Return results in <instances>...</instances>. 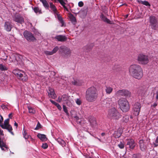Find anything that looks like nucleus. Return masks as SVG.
Returning a JSON list of instances; mask_svg holds the SVG:
<instances>
[{
    "mask_svg": "<svg viewBox=\"0 0 158 158\" xmlns=\"http://www.w3.org/2000/svg\"><path fill=\"white\" fill-rule=\"evenodd\" d=\"M129 71L131 75L134 78L141 79L143 76V70L141 67L138 64H132L129 67Z\"/></svg>",
    "mask_w": 158,
    "mask_h": 158,
    "instance_id": "1",
    "label": "nucleus"
},
{
    "mask_svg": "<svg viewBox=\"0 0 158 158\" xmlns=\"http://www.w3.org/2000/svg\"><path fill=\"white\" fill-rule=\"evenodd\" d=\"M97 89L94 87L89 88L86 92V99L89 102L94 101L97 98Z\"/></svg>",
    "mask_w": 158,
    "mask_h": 158,
    "instance_id": "2",
    "label": "nucleus"
},
{
    "mask_svg": "<svg viewBox=\"0 0 158 158\" xmlns=\"http://www.w3.org/2000/svg\"><path fill=\"white\" fill-rule=\"evenodd\" d=\"M108 118L111 119L117 120L121 118V115L116 109L114 108L110 109L107 115Z\"/></svg>",
    "mask_w": 158,
    "mask_h": 158,
    "instance_id": "3",
    "label": "nucleus"
},
{
    "mask_svg": "<svg viewBox=\"0 0 158 158\" xmlns=\"http://www.w3.org/2000/svg\"><path fill=\"white\" fill-rule=\"evenodd\" d=\"M13 73L18 78L22 81H26L28 79L27 75L23 71L16 69L13 70Z\"/></svg>",
    "mask_w": 158,
    "mask_h": 158,
    "instance_id": "4",
    "label": "nucleus"
},
{
    "mask_svg": "<svg viewBox=\"0 0 158 158\" xmlns=\"http://www.w3.org/2000/svg\"><path fill=\"white\" fill-rule=\"evenodd\" d=\"M118 103L121 110L123 112H126L129 110V103L126 99L124 98L120 99L118 101Z\"/></svg>",
    "mask_w": 158,
    "mask_h": 158,
    "instance_id": "5",
    "label": "nucleus"
},
{
    "mask_svg": "<svg viewBox=\"0 0 158 158\" xmlns=\"http://www.w3.org/2000/svg\"><path fill=\"white\" fill-rule=\"evenodd\" d=\"M137 60L139 64L142 65L147 64L149 62L148 56L143 53L139 54L138 55Z\"/></svg>",
    "mask_w": 158,
    "mask_h": 158,
    "instance_id": "6",
    "label": "nucleus"
},
{
    "mask_svg": "<svg viewBox=\"0 0 158 158\" xmlns=\"http://www.w3.org/2000/svg\"><path fill=\"white\" fill-rule=\"evenodd\" d=\"M57 101L59 102H64V103L69 106H71L73 102L72 98L70 96L66 94L63 95L60 97H59Z\"/></svg>",
    "mask_w": 158,
    "mask_h": 158,
    "instance_id": "7",
    "label": "nucleus"
},
{
    "mask_svg": "<svg viewBox=\"0 0 158 158\" xmlns=\"http://www.w3.org/2000/svg\"><path fill=\"white\" fill-rule=\"evenodd\" d=\"M141 106L139 103H136L134 105L133 108V114L135 116H137L139 115L140 110Z\"/></svg>",
    "mask_w": 158,
    "mask_h": 158,
    "instance_id": "8",
    "label": "nucleus"
},
{
    "mask_svg": "<svg viewBox=\"0 0 158 158\" xmlns=\"http://www.w3.org/2000/svg\"><path fill=\"white\" fill-rule=\"evenodd\" d=\"M117 93L119 95L124 96L127 97H130L131 95V92L126 89L119 90L117 92Z\"/></svg>",
    "mask_w": 158,
    "mask_h": 158,
    "instance_id": "9",
    "label": "nucleus"
},
{
    "mask_svg": "<svg viewBox=\"0 0 158 158\" xmlns=\"http://www.w3.org/2000/svg\"><path fill=\"white\" fill-rule=\"evenodd\" d=\"M9 119L5 120L4 122V124L1 125V127L3 129H7L10 132H11L12 128L11 126L9 124Z\"/></svg>",
    "mask_w": 158,
    "mask_h": 158,
    "instance_id": "10",
    "label": "nucleus"
},
{
    "mask_svg": "<svg viewBox=\"0 0 158 158\" xmlns=\"http://www.w3.org/2000/svg\"><path fill=\"white\" fill-rule=\"evenodd\" d=\"M24 35L25 38L29 41H33L35 39L31 33L27 31H24Z\"/></svg>",
    "mask_w": 158,
    "mask_h": 158,
    "instance_id": "11",
    "label": "nucleus"
},
{
    "mask_svg": "<svg viewBox=\"0 0 158 158\" xmlns=\"http://www.w3.org/2000/svg\"><path fill=\"white\" fill-rule=\"evenodd\" d=\"M3 134V133L2 131L0 130V147L2 150H6L7 149V146L6 144L5 143H4L3 141L2 140L1 138V137L2 139L4 138Z\"/></svg>",
    "mask_w": 158,
    "mask_h": 158,
    "instance_id": "12",
    "label": "nucleus"
},
{
    "mask_svg": "<svg viewBox=\"0 0 158 158\" xmlns=\"http://www.w3.org/2000/svg\"><path fill=\"white\" fill-rule=\"evenodd\" d=\"M71 83L74 85L80 86L83 85L84 82L82 80H79L78 78L73 77L71 80Z\"/></svg>",
    "mask_w": 158,
    "mask_h": 158,
    "instance_id": "13",
    "label": "nucleus"
},
{
    "mask_svg": "<svg viewBox=\"0 0 158 158\" xmlns=\"http://www.w3.org/2000/svg\"><path fill=\"white\" fill-rule=\"evenodd\" d=\"M150 22L152 28L156 29L158 26L157 24V20L154 16H151L150 17Z\"/></svg>",
    "mask_w": 158,
    "mask_h": 158,
    "instance_id": "14",
    "label": "nucleus"
},
{
    "mask_svg": "<svg viewBox=\"0 0 158 158\" xmlns=\"http://www.w3.org/2000/svg\"><path fill=\"white\" fill-rule=\"evenodd\" d=\"M60 48L65 54V56L67 57L70 56L71 53V51L70 48L66 47L63 46H61Z\"/></svg>",
    "mask_w": 158,
    "mask_h": 158,
    "instance_id": "15",
    "label": "nucleus"
},
{
    "mask_svg": "<svg viewBox=\"0 0 158 158\" xmlns=\"http://www.w3.org/2000/svg\"><path fill=\"white\" fill-rule=\"evenodd\" d=\"M126 140L127 141V145L129 146V148L131 149H134L136 145L134 140L132 139H127Z\"/></svg>",
    "mask_w": 158,
    "mask_h": 158,
    "instance_id": "16",
    "label": "nucleus"
},
{
    "mask_svg": "<svg viewBox=\"0 0 158 158\" xmlns=\"http://www.w3.org/2000/svg\"><path fill=\"white\" fill-rule=\"evenodd\" d=\"M140 149L142 151H144L147 148V144L143 140H140L139 143Z\"/></svg>",
    "mask_w": 158,
    "mask_h": 158,
    "instance_id": "17",
    "label": "nucleus"
},
{
    "mask_svg": "<svg viewBox=\"0 0 158 158\" xmlns=\"http://www.w3.org/2000/svg\"><path fill=\"white\" fill-rule=\"evenodd\" d=\"M49 96L53 99H55L56 97V95L55 94L54 90L53 89L49 88L48 91Z\"/></svg>",
    "mask_w": 158,
    "mask_h": 158,
    "instance_id": "18",
    "label": "nucleus"
},
{
    "mask_svg": "<svg viewBox=\"0 0 158 158\" xmlns=\"http://www.w3.org/2000/svg\"><path fill=\"white\" fill-rule=\"evenodd\" d=\"M14 21L15 22L19 23L21 24L23 23L24 22V20L23 18L19 16H16L14 19Z\"/></svg>",
    "mask_w": 158,
    "mask_h": 158,
    "instance_id": "19",
    "label": "nucleus"
},
{
    "mask_svg": "<svg viewBox=\"0 0 158 158\" xmlns=\"http://www.w3.org/2000/svg\"><path fill=\"white\" fill-rule=\"evenodd\" d=\"M55 38L58 41H64L66 40L67 38L65 36L59 35L55 37Z\"/></svg>",
    "mask_w": 158,
    "mask_h": 158,
    "instance_id": "20",
    "label": "nucleus"
},
{
    "mask_svg": "<svg viewBox=\"0 0 158 158\" xmlns=\"http://www.w3.org/2000/svg\"><path fill=\"white\" fill-rule=\"evenodd\" d=\"M56 18H57L58 20L60 21V23L62 24V26H63L64 22L63 21L62 18L60 15L59 14L58 12H57L56 13L54 14Z\"/></svg>",
    "mask_w": 158,
    "mask_h": 158,
    "instance_id": "21",
    "label": "nucleus"
},
{
    "mask_svg": "<svg viewBox=\"0 0 158 158\" xmlns=\"http://www.w3.org/2000/svg\"><path fill=\"white\" fill-rule=\"evenodd\" d=\"M5 28L7 31H10L11 29L10 23L9 22H6L5 23Z\"/></svg>",
    "mask_w": 158,
    "mask_h": 158,
    "instance_id": "22",
    "label": "nucleus"
},
{
    "mask_svg": "<svg viewBox=\"0 0 158 158\" xmlns=\"http://www.w3.org/2000/svg\"><path fill=\"white\" fill-rule=\"evenodd\" d=\"M100 17L101 19H102V20L104 21V22L109 24L111 23L110 21L105 16H104L103 15H100Z\"/></svg>",
    "mask_w": 158,
    "mask_h": 158,
    "instance_id": "23",
    "label": "nucleus"
},
{
    "mask_svg": "<svg viewBox=\"0 0 158 158\" xmlns=\"http://www.w3.org/2000/svg\"><path fill=\"white\" fill-rule=\"evenodd\" d=\"M40 140L42 142H46L48 140V139L45 135L40 134Z\"/></svg>",
    "mask_w": 158,
    "mask_h": 158,
    "instance_id": "24",
    "label": "nucleus"
},
{
    "mask_svg": "<svg viewBox=\"0 0 158 158\" xmlns=\"http://www.w3.org/2000/svg\"><path fill=\"white\" fill-rule=\"evenodd\" d=\"M69 18L70 20L71 21L72 23L73 24L76 23V20L75 17L72 14H70L69 15Z\"/></svg>",
    "mask_w": 158,
    "mask_h": 158,
    "instance_id": "25",
    "label": "nucleus"
},
{
    "mask_svg": "<svg viewBox=\"0 0 158 158\" xmlns=\"http://www.w3.org/2000/svg\"><path fill=\"white\" fill-rule=\"evenodd\" d=\"M112 88L110 86H106L105 89V91L106 93L108 94H110L112 92Z\"/></svg>",
    "mask_w": 158,
    "mask_h": 158,
    "instance_id": "26",
    "label": "nucleus"
},
{
    "mask_svg": "<svg viewBox=\"0 0 158 158\" xmlns=\"http://www.w3.org/2000/svg\"><path fill=\"white\" fill-rule=\"evenodd\" d=\"M137 1H138V2L139 4L141 3V4H143L144 5H145L146 6H150V4L149 3L148 1H142L141 0H138Z\"/></svg>",
    "mask_w": 158,
    "mask_h": 158,
    "instance_id": "27",
    "label": "nucleus"
},
{
    "mask_svg": "<svg viewBox=\"0 0 158 158\" xmlns=\"http://www.w3.org/2000/svg\"><path fill=\"white\" fill-rule=\"evenodd\" d=\"M40 1L42 2L45 8L48 9L49 7V4L46 0H40Z\"/></svg>",
    "mask_w": 158,
    "mask_h": 158,
    "instance_id": "28",
    "label": "nucleus"
},
{
    "mask_svg": "<svg viewBox=\"0 0 158 158\" xmlns=\"http://www.w3.org/2000/svg\"><path fill=\"white\" fill-rule=\"evenodd\" d=\"M27 108L30 113L34 114L35 113V110L34 108L29 106H28Z\"/></svg>",
    "mask_w": 158,
    "mask_h": 158,
    "instance_id": "29",
    "label": "nucleus"
},
{
    "mask_svg": "<svg viewBox=\"0 0 158 158\" xmlns=\"http://www.w3.org/2000/svg\"><path fill=\"white\" fill-rule=\"evenodd\" d=\"M50 7L51 9L53 11L54 14L56 13L57 12V10H56V8L55 6L52 4V3H50Z\"/></svg>",
    "mask_w": 158,
    "mask_h": 158,
    "instance_id": "30",
    "label": "nucleus"
},
{
    "mask_svg": "<svg viewBox=\"0 0 158 158\" xmlns=\"http://www.w3.org/2000/svg\"><path fill=\"white\" fill-rule=\"evenodd\" d=\"M89 122L90 123L91 126L93 127H94L96 125V122L95 119H93L91 120H89Z\"/></svg>",
    "mask_w": 158,
    "mask_h": 158,
    "instance_id": "31",
    "label": "nucleus"
},
{
    "mask_svg": "<svg viewBox=\"0 0 158 158\" xmlns=\"http://www.w3.org/2000/svg\"><path fill=\"white\" fill-rule=\"evenodd\" d=\"M8 68L6 66L2 65V64H0V70L1 71H5L7 70Z\"/></svg>",
    "mask_w": 158,
    "mask_h": 158,
    "instance_id": "32",
    "label": "nucleus"
},
{
    "mask_svg": "<svg viewBox=\"0 0 158 158\" xmlns=\"http://www.w3.org/2000/svg\"><path fill=\"white\" fill-rule=\"evenodd\" d=\"M58 142L63 147L65 145V143L64 141L61 139H58Z\"/></svg>",
    "mask_w": 158,
    "mask_h": 158,
    "instance_id": "33",
    "label": "nucleus"
},
{
    "mask_svg": "<svg viewBox=\"0 0 158 158\" xmlns=\"http://www.w3.org/2000/svg\"><path fill=\"white\" fill-rule=\"evenodd\" d=\"M121 133L118 131H116L114 133V137L115 138H118L121 135Z\"/></svg>",
    "mask_w": 158,
    "mask_h": 158,
    "instance_id": "34",
    "label": "nucleus"
},
{
    "mask_svg": "<svg viewBox=\"0 0 158 158\" xmlns=\"http://www.w3.org/2000/svg\"><path fill=\"white\" fill-rule=\"evenodd\" d=\"M41 147L43 148L44 149H46L48 148V145L47 143H43Z\"/></svg>",
    "mask_w": 158,
    "mask_h": 158,
    "instance_id": "35",
    "label": "nucleus"
},
{
    "mask_svg": "<svg viewBox=\"0 0 158 158\" xmlns=\"http://www.w3.org/2000/svg\"><path fill=\"white\" fill-rule=\"evenodd\" d=\"M118 147L121 149H123L124 148V144L123 143L121 142L118 145Z\"/></svg>",
    "mask_w": 158,
    "mask_h": 158,
    "instance_id": "36",
    "label": "nucleus"
},
{
    "mask_svg": "<svg viewBox=\"0 0 158 158\" xmlns=\"http://www.w3.org/2000/svg\"><path fill=\"white\" fill-rule=\"evenodd\" d=\"M75 102L76 104L78 105H80L81 103V100L78 98H77Z\"/></svg>",
    "mask_w": 158,
    "mask_h": 158,
    "instance_id": "37",
    "label": "nucleus"
},
{
    "mask_svg": "<svg viewBox=\"0 0 158 158\" xmlns=\"http://www.w3.org/2000/svg\"><path fill=\"white\" fill-rule=\"evenodd\" d=\"M23 135L24 137L26 139H28L29 138V135L27 134L25 131H24L23 132Z\"/></svg>",
    "mask_w": 158,
    "mask_h": 158,
    "instance_id": "38",
    "label": "nucleus"
},
{
    "mask_svg": "<svg viewBox=\"0 0 158 158\" xmlns=\"http://www.w3.org/2000/svg\"><path fill=\"white\" fill-rule=\"evenodd\" d=\"M63 109L64 111L66 114H68L69 113L68 111L67 108L64 105L63 106Z\"/></svg>",
    "mask_w": 158,
    "mask_h": 158,
    "instance_id": "39",
    "label": "nucleus"
},
{
    "mask_svg": "<svg viewBox=\"0 0 158 158\" xmlns=\"http://www.w3.org/2000/svg\"><path fill=\"white\" fill-rule=\"evenodd\" d=\"M45 53L46 55H51L53 54L52 51H46Z\"/></svg>",
    "mask_w": 158,
    "mask_h": 158,
    "instance_id": "40",
    "label": "nucleus"
},
{
    "mask_svg": "<svg viewBox=\"0 0 158 158\" xmlns=\"http://www.w3.org/2000/svg\"><path fill=\"white\" fill-rule=\"evenodd\" d=\"M58 47H56L54 48L53 50L52 51L53 54H54L56 53L58 50Z\"/></svg>",
    "mask_w": 158,
    "mask_h": 158,
    "instance_id": "41",
    "label": "nucleus"
},
{
    "mask_svg": "<svg viewBox=\"0 0 158 158\" xmlns=\"http://www.w3.org/2000/svg\"><path fill=\"white\" fill-rule=\"evenodd\" d=\"M57 108L60 110H61V106L58 104L57 103L55 105Z\"/></svg>",
    "mask_w": 158,
    "mask_h": 158,
    "instance_id": "42",
    "label": "nucleus"
},
{
    "mask_svg": "<svg viewBox=\"0 0 158 158\" xmlns=\"http://www.w3.org/2000/svg\"><path fill=\"white\" fill-rule=\"evenodd\" d=\"M84 3L82 1L79 2H78V6L80 7L82 6H83Z\"/></svg>",
    "mask_w": 158,
    "mask_h": 158,
    "instance_id": "43",
    "label": "nucleus"
},
{
    "mask_svg": "<svg viewBox=\"0 0 158 158\" xmlns=\"http://www.w3.org/2000/svg\"><path fill=\"white\" fill-rule=\"evenodd\" d=\"M34 11L37 13L39 11V9L38 7H35L34 9Z\"/></svg>",
    "mask_w": 158,
    "mask_h": 158,
    "instance_id": "44",
    "label": "nucleus"
},
{
    "mask_svg": "<svg viewBox=\"0 0 158 158\" xmlns=\"http://www.w3.org/2000/svg\"><path fill=\"white\" fill-rule=\"evenodd\" d=\"M157 105V104L156 102H155L153 105L151 106V107H153L154 108H155Z\"/></svg>",
    "mask_w": 158,
    "mask_h": 158,
    "instance_id": "45",
    "label": "nucleus"
},
{
    "mask_svg": "<svg viewBox=\"0 0 158 158\" xmlns=\"http://www.w3.org/2000/svg\"><path fill=\"white\" fill-rule=\"evenodd\" d=\"M3 120V117L1 115H0V123H1Z\"/></svg>",
    "mask_w": 158,
    "mask_h": 158,
    "instance_id": "46",
    "label": "nucleus"
},
{
    "mask_svg": "<svg viewBox=\"0 0 158 158\" xmlns=\"http://www.w3.org/2000/svg\"><path fill=\"white\" fill-rule=\"evenodd\" d=\"M50 101L52 103L55 105H56V104L57 103L56 102H55L54 101H53L52 100H50Z\"/></svg>",
    "mask_w": 158,
    "mask_h": 158,
    "instance_id": "47",
    "label": "nucleus"
},
{
    "mask_svg": "<svg viewBox=\"0 0 158 158\" xmlns=\"http://www.w3.org/2000/svg\"><path fill=\"white\" fill-rule=\"evenodd\" d=\"M40 128V124H39V123H38V124L37 126L35 128V130H38Z\"/></svg>",
    "mask_w": 158,
    "mask_h": 158,
    "instance_id": "48",
    "label": "nucleus"
},
{
    "mask_svg": "<svg viewBox=\"0 0 158 158\" xmlns=\"http://www.w3.org/2000/svg\"><path fill=\"white\" fill-rule=\"evenodd\" d=\"M155 94H156V99H158V91H157Z\"/></svg>",
    "mask_w": 158,
    "mask_h": 158,
    "instance_id": "49",
    "label": "nucleus"
},
{
    "mask_svg": "<svg viewBox=\"0 0 158 158\" xmlns=\"http://www.w3.org/2000/svg\"><path fill=\"white\" fill-rule=\"evenodd\" d=\"M9 117L10 118H11L12 117V113L10 114L9 115Z\"/></svg>",
    "mask_w": 158,
    "mask_h": 158,
    "instance_id": "50",
    "label": "nucleus"
},
{
    "mask_svg": "<svg viewBox=\"0 0 158 158\" xmlns=\"http://www.w3.org/2000/svg\"><path fill=\"white\" fill-rule=\"evenodd\" d=\"M155 142L156 143H158V136L156 137V140H155Z\"/></svg>",
    "mask_w": 158,
    "mask_h": 158,
    "instance_id": "51",
    "label": "nucleus"
},
{
    "mask_svg": "<svg viewBox=\"0 0 158 158\" xmlns=\"http://www.w3.org/2000/svg\"><path fill=\"white\" fill-rule=\"evenodd\" d=\"M14 125L16 127H17L18 126V123H17L16 122H15L14 123Z\"/></svg>",
    "mask_w": 158,
    "mask_h": 158,
    "instance_id": "52",
    "label": "nucleus"
},
{
    "mask_svg": "<svg viewBox=\"0 0 158 158\" xmlns=\"http://www.w3.org/2000/svg\"><path fill=\"white\" fill-rule=\"evenodd\" d=\"M83 11H80V12L79 14H80L81 15V14H83Z\"/></svg>",
    "mask_w": 158,
    "mask_h": 158,
    "instance_id": "53",
    "label": "nucleus"
},
{
    "mask_svg": "<svg viewBox=\"0 0 158 158\" xmlns=\"http://www.w3.org/2000/svg\"><path fill=\"white\" fill-rule=\"evenodd\" d=\"M86 15V12L85 11L84 13V16H85Z\"/></svg>",
    "mask_w": 158,
    "mask_h": 158,
    "instance_id": "54",
    "label": "nucleus"
},
{
    "mask_svg": "<svg viewBox=\"0 0 158 158\" xmlns=\"http://www.w3.org/2000/svg\"><path fill=\"white\" fill-rule=\"evenodd\" d=\"M51 73L52 74H53V75H54L55 74V73L54 72H51Z\"/></svg>",
    "mask_w": 158,
    "mask_h": 158,
    "instance_id": "55",
    "label": "nucleus"
},
{
    "mask_svg": "<svg viewBox=\"0 0 158 158\" xmlns=\"http://www.w3.org/2000/svg\"><path fill=\"white\" fill-rule=\"evenodd\" d=\"M154 145H155V146H156H156H158V144H156L155 143H154Z\"/></svg>",
    "mask_w": 158,
    "mask_h": 158,
    "instance_id": "56",
    "label": "nucleus"
},
{
    "mask_svg": "<svg viewBox=\"0 0 158 158\" xmlns=\"http://www.w3.org/2000/svg\"><path fill=\"white\" fill-rule=\"evenodd\" d=\"M75 118H76L77 119H78V117H77V116L75 117Z\"/></svg>",
    "mask_w": 158,
    "mask_h": 158,
    "instance_id": "57",
    "label": "nucleus"
},
{
    "mask_svg": "<svg viewBox=\"0 0 158 158\" xmlns=\"http://www.w3.org/2000/svg\"><path fill=\"white\" fill-rule=\"evenodd\" d=\"M37 136L38 138H40V136H39V134H38V135H37Z\"/></svg>",
    "mask_w": 158,
    "mask_h": 158,
    "instance_id": "58",
    "label": "nucleus"
},
{
    "mask_svg": "<svg viewBox=\"0 0 158 158\" xmlns=\"http://www.w3.org/2000/svg\"><path fill=\"white\" fill-rule=\"evenodd\" d=\"M104 135V133H102V135Z\"/></svg>",
    "mask_w": 158,
    "mask_h": 158,
    "instance_id": "59",
    "label": "nucleus"
},
{
    "mask_svg": "<svg viewBox=\"0 0 158 158\" xmlns=\"http://www.w3.org/2000/svg\"><path fill=\"white\" fill-rule=\"evenodd\" d=\"M106 100H105V101H104V102H106Z\"/></svg>",
    "mask_w": 158,
    "mask_h": 158,
    "instance_id": "60",
    "label": "nucleus"
},
{
    "mask_svg": "<svg viewBox=\"0 0 158 158\" xmlns=\"http://www.w3.org/2000/svg\"><path fill=\"white\" fill-rule=\"evenodd\" d=\"M40 128H41V125H40Z\"/></svg>",
    "mask_w": 158,
    "mask_h": 158,
    "instance_id": "61",
    "label": "nucleus"
}]
</instances>
